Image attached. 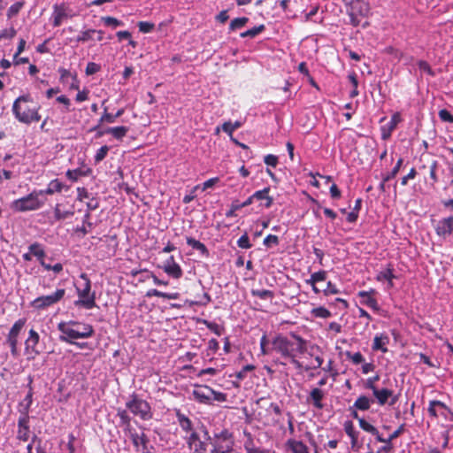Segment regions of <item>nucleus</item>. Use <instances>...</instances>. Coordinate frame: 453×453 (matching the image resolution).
Masks as SVG:
<instances>
[{"label": "nucleus", "instance_id": "obj_51", "mask_svg": "<svg viewBox=\"0 0 453 453\" xmlns=\"http://www.w3.org/2000/svg\"><path fill=\"white\" fill-rule=\"evenodd\" d=\"M418 65L422 72L426 73L428 75L432 77L435 76V73L433 71L430 65L426 61L419 60L418 62Z\"/></svg>", "mask_w": 453, "mask_h": 453}, {"label": "nucleus", "instance_id": "obj_5", "mask_svg": "<svg viewBox=\"0 0 453 453\" xmlns=\"http://www.w3.org/2000/svg\"><path fill=\"white\" fill-rule=\"evenodd\" d=\"M192 395L196 402L203 404H211L212 401L225 402L226 400V394L215 391L205 385H195Z\"/></svg>", "mask_w": 453, "mask_h": 453}, {"label": "nucleus", "instance_id": "obj_15", "mask_svg": "<svg viewBox=\"0 0 453 453\" xmlns=\"http://www.w3.org/2000/svg\"><path fill=\"white\" fill-rule=\"evenodd\" d=\"M165 273L174 279H180L182 276L180 266L174 261V257L171 256L165 260L163 265Z\"/></svg>", "mask_w": 453, "mask_h": 453}, {"label": "nucleus", "instance_id": "obj_59", "mask_svg": "<svg viewBox=\"0 0 453 453\" xmlns=\"http://www.w3.org/2000/svg\"><path fill=\"white\" fill-rule=\"evenodd\" d=\"M439 117L444 122L453 123V115L446 109L439 111Z\"/></svg>", "mask_w": 453, "mask_h": 453}, {"label": "nucleus", "instance_id": "obj_29", "mask_svg": "<svg viewBox=\"0 0 453 453\" xmlns=\"http://www.w3.org/2000/svg\"><path fill=\"white\" fill-rule=\"evenodd\" d=\"M358 296L363 298V300L361 301V303L363 304H365L366 306H368L373 310L379 309L377 301L373 297L371 296L369 292L360 291L358 293Z\"/></svg>", "mask_w": 453, "mask_h": 453}, {"label": "nucleus", "instance_id": "obj_26", "mask_svg": "<svg viewBox=\"0 0 453 453\" xmlns=\"http://www.w3.org/2000/svg\"><path fill=\"white\" fill-rule=\"evenodd\" d=\"M373 395L376 397L379 404L384 405L389 397L392 396L393 391L388 388L378 389L372 391Z\"/></svg>", "mask_w": 453, "mask_h": 453}, {"label": "nucleus", "instance_id": "obj_54", "mask_svg": "<svg viewBox=\"0 0 453 453\" xmlns=\"http://www.w3.org/2000/svg\"><path fill=\"white\" fill-rule=\"evenodd\" d=\"M102 20L104 21V23L106 26H111L114 27L123 25L122 21L117 19L116 18L110 17V16L103 17Z\"/></svg>", "mask_w": 453, "mask_h": 453}, {"label": "nucleus", "instance_id": "obj_55", "mask_svg": "<svg viewBox=\"0 0 453 453\" xmlns=\"http://www.w3.org/2000/svg\"><path fill=\"white\" fill-rule=\"evenodd\" d=\"M96 34L95 29H88L81 33V35L77 37V42H87L92 39V35Z\"/></svg>", "mask_w": 453, "mask_h": 453}, {"label": "nucleus", "instance_id": "obj_42", "mask_svg": "<svg viewBox=\"0 0 453 453\" xmlns=\"http://www.w3.org/2000/svg\"><path fill=\"white\" fill-rule=\"evenodd\" d=\"M403 158H399L396 162V165L389 173L387 174H384V181H389L391 179L395 178L396 174L399 173V170L401 168V165L403 164Z\"/></svg>", "mask_w": 453, "mask_h": 453}, {"label": "nucleus", "instance_id": "obj_30", "mask_svg": "<svg viewBox=\"0 0 453 453\" xmlns=\"http://www.w3.org/2000/svg\"><path fill=\"white\" fill-rule=\"evenodd\" d=\"M146 296H148V297L157 296V297H162V298L168 299V300H174V299L179 298V294L178 293H165V292H161L157 289H150L147 292Z\"/></svg>", "mask_w": 453, "mask_h": 453}, {"label": "nucleus", "instance_id": "obj_13", "mask_svg": "<svg viewBox=\"0 0 453 453\" xmlns=\"http://www.w3.org/2000/svg\"><path fill=\"white\" fill-rule=\"evenodd\" d=\"M187 443L188 445V448L191 450H194L195 453L206 452V443L201 441L199 435L196 432H192L190 435L187 438Z\"/></svg>", "mask_w": 453, "mask_h": 453}, {"label": "nucleus", "instance_id": "obj_11", "mask_svg": "<svg viewBox=\"0 0 453 453\" xmlns=\"http://www.w3.org/2000/svg\"><path fill=\"white\" fill-rule=\"evenodd\" d=\"M434 229L435 233L443 239L453 235V216L437 221Z\"/></svg>", "mask_w": 453, "mask_h": 453}, {"label": "nucleus", "instance_id": "obj_47", "mask_svg": "<svg viewBox=\"0 0 453 453\" xmlns=\"http://www.w3.org/2000/svg\"><path fill=\"white\" fill-rule=\"evenodd\" d=\"M108 151H109V147L107 145H104L100 149H98L95 155V162L99 163L102 160H104L105 158V157L107 156Z\"/></svg>", "mask_w": 453, "mask_h": 453}, {"label": "nucleus", "instance_id": "obj_60", "mask_svg": "<svg viewBox=\"0 0 453 453\" xmlns=\"http://www.w3.org/2000/svg\"><path fill=\"white\" fill-rule=\"evenodd\" d=\"M16 30L13 27L4 29L0 31V40L1 39H12L16 35Z\"/></svg>", "mask_w": 453, "mask_h": 453}, {"label": "nucleus", "instance_id": "obj_7", "mask_svg": "<svg viewBox=\"0 0 453 453\" xmlns=\"http://www.w3.org/2000/svg\"><path fill=\"white\" fill-rule=\"evenodd\" d=\"M127 408L142 420H149L152 418L150 405L145 400L139 398L135 394L131 395V400L126 403Z\"/></svg>", "mask_w": 453, "mask_h": 453}, {"label": "nucleus", "instance_id": "obj_9", "mask_svg": "<svg viewBox=\"0 0 453 453\" xmlns=\"http://www.w3.org/2000/svg\"><path fill=\"white\" fill-rule=\"evenodd\" d=\"M26 324L25 319H19L12 326L6 338V343L10 346L11 353L12 357H17L19 356L18 343L19 336L21 330Z\"/></svg>", "mask_w": 453, "mask_h": 453}, {"label": "nucleus", "instance_id": "obj_27", "mask_svg": "<svg viewBox=\"0 0 453 453\" xmlns=\"http://www.w3.org/2000/svg\"><path fill=\"white\" fill-rule=\"evenodd\" d=\"M344 431L348 434V436L351 439V447L355 448L357 443V432L354 428V425L352 421H345L344 425Z\"/></svg>", "mask_w": 453, "mask_h": 453}, {"label": "nucleus", "instance_id": "obj_3", "mask_svg": "<svg viewBox=\"0 0 453 453\" xmlns=\"http://www.w3.org/2000/svg\"><path fill=\"white\" fill-rule=\"evenodd\" d=\"M204 435L208 440H211L206 430L204 431ZM211 444L213 448L210 453H227V451L229 452L234 446L233 434L227 429L215 433Z\"/></svg>", "mask_w": 453, "mask_h": 453}, {"label": "nucleus", "instance_id": "obj_49", "mask_svg": "<svg viewBox=\"0 0 453 453\" xmlns=\"http://www.w3.org/2000/svg\"><path fill=\"white\" fill-rule=\"evenodd\" d=\"M58 73L60 74V81L67 82L69 78H72L76 82V75H73L68 70L65 68H59Z\"/></svg>", "mask_w": 453, "mask_h": 453}, {"label": "nucleus", "instance_id": "obj_16", "mask_svg": "<svg viewBox=\"0 0 453 453\" xmlns=\"http://www.w3.org/2000/svg\"><path fill=\"white\" fill-rule=\"evenodd\" d=\"M401 120L402 119L400 113L395 112L392 115L390 121L381 127L382 140H388L391 136L392 132Z\"/></svg>", "mask_w": 453, "mask_h": 453}, {"label": "nucleus", "instance_id": "obj_20", "mask_svg": "<svg viewBox=\"0 0 453 453\" xmlns=\"http://www.w3.org/2000/svg\"><path fill=\"white\" fill-rule=\"evenodd\" d=\"M388 342H389V338L387 334H376L373 339L372 349V350H375V351L380 350L381 352L386 353L388 351L386 345Z\"/></svg>", "mask_w": 453, "mask_h": 453}, {"label": "nucleus", "instance_id": "obj_40", "mask_svg": "<svg viewBox=\"0 0 453 453\" xmlns=\"http://www.w3.org/2000/svg\"><path fill=\"white\" fill-rule=\"evenodd\" d=\"M395 278V275L393 273V270L390 268H388L382 272H380L377 275L378 280H386L388 281L389 287L393 286L392 280Z\"/></svg>", "mask_w": 453, "mask_h": 453}, {"label": "nucleus", "instance_id": "obj_57", "mask_svg": "<svg viewBox=\"0 0 453 453\" xmlns=\"http://www.w3.org/2000/svg\"><path fill=\"white\" fill-rule=\"evenodd\" d=\"M264 245L266 246L267 248H270L273 245H278L279 244V238L278 236L276 235H273V234H269L267 235L265 239H264V242H263Z\"/></svg>", "mask_w": 453, "mask_h": 453}, {"label": "nucleus", "instance_id": "obj_22", "mask_svg": "<svg viewBox=\"0 0 453 453\" xmlns=\"http://www.w3.org/2000/svg\"><path fill=\"white\" fill-rule=\"evenodd\" d=\"M269 191H270V188H265L264 189L256 191L253 194V197H255L256 200L265 201L263 205L265 208H270L272 206L273 203V197H271L268 195Z\"/></svg>", "mask_w": 453, "mask_h": 453}, {"label": "nucleus", "instance_id": "obj_35", "mask_svg": "<svg viewBox=\"0 0 453 453\" xmlns=\"http://www.w3.org/2000/svg\"><path fill=\"white\" fill-rule=\"evenodd\" d=\"M248 436H249V439L244 443V449L246 450V453H269L268 450L256 448L253 444L251 434H248Z\"/></svg>", "mask_w": 453, "mask_h": 453}, {"label": "nucleus", "instance_id": "obj_18", "mask_svg": "<svg viewBox=\"0 0 453 453\" xmlns=\"http://www.w3.org/2000/svg\"><path fill=\"white\" fill-rule=\"evenodd\" d=\"M324 396V392L320 388H315L311 391L307 401L311 403L315 408L321 410L324 407V404L322 403Z\"/></svg>", "mask_w": 453, "mask_h": 453}, {"label": "nucleus", "instance_id": "obj_24", "mask_svg": "<svg viewBox=\"0 0 453 453\" xmlns=\"http://www.w3.org/2000/svg\"><path fill=\"white\" fill-rule=\"evenodd\" d=\"M67 17L65 9L62 5H55L53 12V26L59 27L62 24L64 19Z\"/></svg>", "mask_w": 453, "mask_h": 453}, {"label": "nucleus", "instance_id": "obj_56", "mask_svg": "<svg viewBox=\"0 0 453 453\" xmlns=\"http://www.w3.org/2000/svg\"><path fill=\"white\" fill-rule=\"evenodd\" d=\"M237 245L242 249H250L251 247V243L250 242V238L247 234L242 235L238 239Z\"/></svg>", "mask_w": 453, "mask_h": 453}, {"label": "nucleus", "instance_id": "obj_50", "mask_svg": "<svg viewBox=\"0 0 453 453\" xmlns=\"http://www.w3.org/2000/svg\"><path fill=\"white\" fill-rule=\"evenodd\" d=\"M41 265L47 271H53L55 273H59L63 270V265L60 263H58L54 265H50V264L45 263L44 260L41 261Z\"/></svg>", "mask_w": 453, "mask_h": 453}, {"label": "nucleus", "instance_id": "obj_6", "mask_svg": "<svg viewBox=\"0 0 453 453\" xmlns=\"http://www.w3.org/2000/svg\"><path fill=\"white\" fill-rule=\"evenodd\" d=\"M39 196L38 191L35 190L24 197L14 200L11 204V208L14 211L19 212L37 210L44 203V201L40 200Z\"/></svg>", "mask_w": 453, "mask_h": 453}, {"label": "nucleus", "instance_id": "obj_63", "mask_svg": "<svg viewBox=\"0 0 453 453\" xmlns=\"http://www.w3.org/2000/svg\"><path fill=\"white\" fill-rule=\"evenodd\" d=\"M380 380V376L377 374L373 377H370L366 380L365 388L374 391L377 388L375 387V382Z\"/></svg>", "mask_w": 453, "mask_h": 453}, {"label": "nucleus", "instance_id": "obj_17", "mask_svg": "<svg viewBox=\"0 0 453 453\" xmlns=\"http://www.w3.org/2000/svg\"><path fill=\"white\" fill-rule=\"evenodd\" d=\"M369 4L364 0H357L348 9L349 15H360L365 17L369 12Z\"/></svg>", "mask_w": 453, "mask_h": 453}, {"label": "nucleus", "instance_id": "obj_44", "mask_svg": "<svg viewBox=\"0 0 453 453\" xmlns=\"http://www.w3.org/2000/svg\"><path fill=\"white\" fill-rule=\"evenodd\" d=\"M311 314L316 318L326 319L331 317V312L324 307H317L311 310Z\"/></svg>", "mask_w": 453, "mask_h": 453}, {"label": "nucleus", "instance_id": "obj_8", "mask_svg": "<svg viewBox=\"0 0 453 453\" xmlns=\"http://www.w3.org/2000/svg\"><path fill=\"white\" fill-rule=\"evenodd\" d=\"M64 288L57 289L53 294L42 296L31 302V306L35 310H44L58 303L65 296Z\"/></svg>", "mask_w": 453, "mask_h": 453}, {"label": "nucleus", "instance_id": "obj_41", "mask_svg": "<svg viewBox=\"0 0 453 453\" xmlns=\"http://www.w3.org/2000/svg\"><path fill=\"white\" fill-rule=\"evenodd\" d=\"M249 21L246 17L234 19L229 25V30L234 31L236 29L243 27Z\"/></svg>", "mask_w": 453, "mask_h": 453}, {"label": "nucleus", "instance_id": "obj_38", "mask_svg": "<svg viewBox=\"0 0 453 453\" xmlns=\"http://www.w3.org/2000/svg\"><path fill=\"white\" fill-rule=\"evenodd\" d=\"M293 453H309L307 446L299 441H289Z\"/></svg>", "mask_w": 453, "mask_h": 453}, {"label": "nucleus", "instance_id": "obj_33", "mask_svg": "<svg viewBox=\"0 0 453 453\" xmlns=\"http://www.w3.org/2000/svg\"><path fill=\"white\" fill-rule=\"evenodd\" d=\"M29 252L36 257L41 263L42 260H44L43 257H45V251L42 247V244L39 242H34L28 247Z\"/></svg>", "mask_w": 453, "mask_h": 453}, {"label": "nucleus", "instance_id": "obj_4", "mask_svg": "<svg viewBox=\"0 0 453 453\" xmlns=\"http://www.w3.org/2000/svg\"><path fill=\"white\" fill-rule=\"evenodd\" d=\"M80 277L84 283L81 288H77L79 299L74 302V304L87 310L93 309L96 306V293L91 292V281L86 273H81Z\"/></svg>", "mask_w": 453, "mask_h": 453}, {"label": "nucleus", "instance_id": "obj_64", "mask_svg": "<svg viewBox=\"0 0 453 453\" xmlns=\"http://www.w3.org/2000/svg\"><path fill=\"white\" fill-rule=\"evenodd\" d=\"M264 162L269 166L275 167L278 164V157L274 155L269 154L265 157Z\"/></svg>", "mask_w": 453, "mask_h": 453}, {"label": "nucleus", "instance_id": "obj_1", "mask_svg": "<svg viewBox=\"0 0 453 453\" xmlns=\"http://www.w3.org/2000/svg\"><path fill=\"white\" fill-rule=\"evenodd\" d=\"M58 329L61 333L59 340L66 343H73L75 339L89 338L95 332L91 325L74 320L58 323Z\"/></svg>", "mask_w": 453, "mask_h": 453}, {"label": "nucleus", "instance_id": "obj_28", "mask_svg": "<svg viewBox=\"0 0 453 453\" xmlns=\"http://www.w3.org/2000/svg\"><path fill=\"white\" fill-rule=\"evenodd\" d=\"M373 403L372 399L365 395H360L354 403L352 408H356L359 411H367L370 409L371 404Z\"/></svg>", "mask_w": 453, "mask_h": 453}, {"label": "nucleus", "instance_id": "obj_36", "mask_svg": "<svg viewBox=\"0 0 453 453\" xmlns=\"http://www.w3.org/2000/svg\"><path fill=\"white\" fill-rule=\"evenodd\" d=\"M251 295L253 296H257L260 299L266 300V299H273L274 297V293L271 290L267 289H251L250 291Z\"/></svg>", "mask_w": 453, "mask_h": 453}, {"label": "nucleus", "instance_id": "obj_2", "mask_svg": "<svg viewBox=\"0 0 453 453\" xmlns=\"http://www.w3.org/2000/svg\"><path fill=\"white\" fill-rule=\"evenodd\" d=\"M29 103H33V98L29 95H23L19 96L12 104V113L15 118L27 125L41 119L40 106L30 107Z\"/></svg>", "mask_w": 453, "mask_h": 453}, {"label": "nucleus", "instance_id": "obj_31", "mask_svg": "<svg viewBox=\"0 0 453 453\" xmlns=\"http://www.w3.org/2000/svg\"><path fill=\"white\" fill-rule=\"evenodd\" d=\"M291 336L297 342L293 345V353L303 354L306 351V341L294 333L291 334Z\"/></svg>", "mask_w": 453, "mask_h": 453}, {"label": "nucleus", "instance_id": "obj_34", "mask_svg": "<svg viewBox=\"0 0 453 453\" xmlns=\"http://www.w3.org/2000/svg\"><path fill=\"white\" fill-rule=\"evenodd\" d=\"M177 418H178V422H179L180 427L184 431L190 432L192 430V422L188 417H186L184 414L178 411Z\"/></svg>", "mask_w": 453, "mask_h": 453}, {"label": "nucleus", "instance_id": "obj_62", "mask_svg": "<svg viewBox=\"0 0 453 453\" xmlns=\"http://www.w3.org/2000/svg\"><path fill=\"white\" fill-rule=\"evenodd\" d=\"M404 431V425H401L395 431H394L387 439V443H392V441L399 437Z\"/></svg>", "mask_w": 453, "mask_h": 453}, {"label": "nucleus", "instance_id": "obj_21", "mask_svg": "<svg viewBox=\"0 0 453 453\" xmlns=\"http://www.w3.org/2000/svg\"><path fill=\"white\" fill-rule=\"evenodd\" d=\"M130 438L137 451L139 450L140 446H142V449H147L149 438L144 433L139 434L136 432L130 431Z\"/></svg>", "mask_w": 453, "mask_h": 453}, {"label": "nucleus", "instance_id": "obj_39", "mask_svg": "<svg viewBox=\"0 0 453 453\" xmlns=\"http://www.w3.org/2000/svg\"><path fill=\"white\" fill-rule=\"evenodd\" d=\"M265 29V25L262 24V25H259L257 27H254L251 29H249V30L242 33L241 34V37H242V38H245V37L253 38V37L257 36V35H259L260 33H262Z\"/></svg>", "mask_w": 453, "mask_h": 453}, {"label": "nucleus", "instance_id": "obj_45", "mask_svg": "<svg viewBox=\"0 0 453 453\" xmlns=\"http://www.w3.org/2000/svg\"><path fill=\"white\" fill-rule=\"evenodd\" d=\"M437 167H438V162L435 160L432 162V164L429 167V176H430V179L432 180V182H431L432 187H434L435 183L438 182V176L436 173Z\"/></svg>", "mask_w": 453, "mask_h": 453}, {"label": "nucleus", "instance_id": "obj_12", "mask_svg": "<svg viewBox=\"0 0 453 453\" xmlns=\"http://www.w3.org/2000/svg\"><path fill=\"white\" fill-rule=\"evenodd\" d=\"M40 336L36 331L30 329L28 337L25 342V351L27 355H32V358L39 355L41 351L37 349Z\"/></svg>", "mask_w": 453, "mask_h": 453}, {"label": "nucleus", "instance_id": "obj_19", "mask_svg": "<svg viewBox=\"0 0 453 453\" xmlns=\"http://www.w3.org/2000/svg\"><path fill=\"white\" fill-rule=\"evenodd\" d=\"M129 128L125 126L114 127H107L103 132H99V135H103L104 134H111L117 140H122L128 132Z\"/></svg>", "mask_w": 453, "mask_h": 453}, {"label": "nucleus", "instance_id": "obj_53", "mask_svg": "<svg viewBox=\"0 0 453 453\" xmlns=\"http://www.w3.org/2000/svg\"><path fill=\"white\" fill-rule=\"evenodd\" d=\"M138 27L142 33H150L154 29L155 25L148 21H140L138 23Z\"/></svg>", "mask_w": 453, "mask_h": 453}, {"label": "nucleus", "instance_id": "obj_25", "mask_svg": "<svg viewBox=\"0 0 453 453\" xmlns=\"http://www.w3.org/2000/svg\"><path fill=\"white\" fill-rule=\"evenodd\" d=\"M186 240H187V244L188 246L192 247L194 250H198L203 257H208L210 256V252H209L208 249L203 242H201L192 237H187Z\"/></svg>", "mask_w": 453, "mask_h": 453}, {"label": "nucleus", "instance_id": "obj_52", "mask_svg": "<svg viewBox=\"0 0 453 453\" xmlns=\"http://www.w3.org/2000/svg\"><path fill=\"white\" fill-rule=\"evenodd\" d=\"M73 213L70 211H62L59 209V204H57L54 209V216L57 220H62L71 216Z\"/></svg>", "mask_w": 453, "mask_h": 453}, {"label": "nucleus", "instance_id": "obj_14", "mask_svg": "<svg viewBox=\"0 0 453 453\" xmlns=\"http://www.w3.org/2000/svg\"><path fill=\"white\" fill-rule=\"evenodd\" d=\"M29 415H27L26 412H21V416L19 418L18 421V439L20 441H27L29 437Z\"/></svg>", "mask_w": 453, "mask_h": 453}, {"label": "nucleus", "instance_id": "obj_58", "mask_svg": "<svg viewBox=\"0 0 453 453\" xmlns=\"http://www.w3.org/2000/svg\"><path fill=\"white\" fill-rule=\"evenodd\" d=\"M255 368L256 367L253 365H247L243 366L242 369L236 373V378L239 380H242L246 377V373L248 372H251V371L255 370Z\"/></svg>", "mask_w": 453, "mask_h": 453}, {"label": "nucleus", "instance_id": "obj_43", "mask_svg": "<svg viewBox=\"0 0 453 453\" xmlns=\"http://www.w3.org/2000/svg\"><path fill=\"white\" fill-rule=\"evenodd\" d=\"M345 356L355 365H359L365 361V358L360 352L352 353L350 351H346Z\"/></svg>", "mask_w": 453, "mask_h": 453}, {"label": "nucleus", "instance_id": "obj_46", "mask_svg": "<svg viewBox=\"0 0 453 453\" xmlns=\"http://www.w3.org/2000/svg\"><path fill=\"white\" fill-rule=\"evenodd\" d=\"M359 426L365 432L370 433L372 434H377V428L368 423L365 418H360Z\"/></svg>", "mask_w": 453, "mask_h": 453}, {"label": "nucleus", "instance_id": "obj_48", "mask_svg": "<svg viewBox=\"0 0 453 453\" xmlns=\"http://www.w3.org/2000/svg\"><path fill=\"white\" fill-rule=\"evenodd\" d=\"M23 4H24L23 2H17V3L13 4L12 5H11L10 8L8 9L7 16L9 18L16 16L19 12L21 8L23 7Z\"/></svg>", "mask_w": 453, "mask_h": 453}, {"label": "nucleus", "instance_id": "obj_37", "mask_svg": "<svg viewBox=\"0 0 453 453\" xmlns=\"http://www.w3.org/2000/svg\"><path fill=\"white\" fill-rule=\"evenodd\" d=\"M115 120H116L115 115L107 112V108H105L104 114L102 115V117L99 119L98 125L94 127L93 128H91L90 131H96L99 127V126L103 123L111 124V123H114Z\"/></svg>", "mask_w": 453, "mask_h": 453}, {"label": "nucleus", "instance_id": "obj_32", "mask_svg": "<svg viewBox=\"0 0 453 453\" xmlns=\"http://www.w3.org/2000/svg\"><path fill=\"white\" fill-rule=\"evenodd\" d=\"M439 409H445L447 411V405L441 401H430L427 410L430 416L434 418L438 417Z\"/></svg>", "mask_w": 453, "mask_h": 453}, {"label": "nucleus", "instance_id": "obj_10", "mask_svg": "<svg viewBox=\"0 0 453 453\" xmlns=\"http://www.w3.org/2000/svg\"><path fill=\"white\" fill-rule=\"evenodd\" d=\"M273 344L274 349L280 353L282 357H288L293 356L294 342L289 341L287 337L279 335L273 339Z\"/></svg>", "mask_w": 453, "mask_h": 453}, {"label": "nucleus", "instance_id": "obj_23", "mask_svg": "<svg viewBox=\"0 0 453 453\" xmlns=\"http://www.w3.org/2000/svg\"><path fill=\"white\" fill-rule=\"evenodd\" d=\"M63 188V184L58 180H51L46 189L39 190L38 193L40 196L43 195H53L57 192H61Z\"/></svg>", "mask_w": 453, "mask_h": 453}, {"label": "nucleus", "instance_id": "obj_61", "mask_svg": "<svg viewBox=\"0 0 453 453\" xmlns=\"http://www.w3.org/2000/svg\"><path fill=\"white\" fill-rule=\"evenodd\" d=\"M100 68L101 67L98 64L94 63V62H89V63H88L87 67H86V74L87 75L95 74L97 72H99Z\"/></svg>", "mask_w": 453, "mask_h": 453}]
</instances>
